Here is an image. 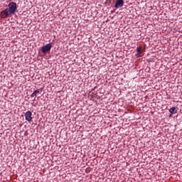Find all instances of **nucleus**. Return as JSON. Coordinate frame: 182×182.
Here are the masks:
<instances>
[{
    "label": "nucleus",
    "instance_id": "obj_1",
    "mask_svg": "<svg viewBox=\"0 0 182 182\" xmlns=\"http://www.w3.org/2000/svg\"><path fill=\"white\" fill-rule=\"evenodd\" d=\"M8 6L9 8L1 12V17L2 19L6 18L9 16H11V15H15L16 13V9H18V7H16V3L10 2Z\"/></svg>",
    "mask_w": 182,
    "mask_h": 182
},
{
    "label": "nucleus",
    "instance_id": "obj_2",
    "mask_svg": "<svg viewBox=\"0 0 182 182\" xmlns=\"http://www.w3.org/2000/svg\"><path fill=\"white\" fill-rule=\"evenodd\" d=\"M50 49H52V43H48L46 46H43L41 48V52L44 54L46 55L50 52Z\"/></svg>",
    "mask_w": 182,
    "mask_h": 182
},
{
    "label": "nucleus",
    "instance_id": "obj_3",
    "mask_svg": "<svg viewBox=\"0 0 182 182\" xmlns=\"http://www.w3.org/2000/svg\"><path fill=\"white\" fill-rule=\"evenodd\" d=\"M25 119L27 120V122H31L32 120V112L31 111H27L25 114Z\"/></svg>",
    "mask_w": 182,
    "mask_h": 182
},
{
    "label": "nucleus",
    "instance_id": "obj_4",
    "mask_svg": "<svg viewBox=\"0 0 182 182\" xmlns=\"http://www.w3.org/2000/svg\"><path fill=\"white\" fill-rule=\"evenodd\" d=\"M123 5H124V1L117 0L114 4V8H116V9L122 8V6H123Z\"/></svg>",
    "mask_w": 182,
    "mask_h": 182
},
{
    "label": "nucleus",
    "instance_id": "obj_5",
    "mask_svg": "<svg viewBox=\"0 0 182 182\" xmlns=\"http://www.w3.org/2000/svg\"><path fill=\"white\" fill-rule=\"evenodd\" d=\"M38 93H42V89H38L36 90H35L31 95V97H36V96H38Z\"/></svg>",
    "mask_w": 182,
    "mask_h": 182
},
{
    "label": "nucleus",
    "instance_id": "obj_6",
    "mask_svg": "<svg viewBox=\"0 0 182 182\" xmlns=\"http://www.w3.org/2000/svg\"><path fill=\"white\" fill-rule=\"evenodd\" d=\"M177 107H173L169 109V112H171V114H176L177 113Z\"/></svg>",
    "mask_w": 182,
    "mask_h": 182
},
{
    "label": "nucleus",
    "instance_id": "obj_7",
    "mask_svg": "<svg viewBox=\"0 0 182 182\" xmlns=\"http://www.w3.org/2000/svg\"><path fill=\"white\" fill-rule=\"evenodd\" d=\"M136 52L137 53H139V55H141L142 52H141V47H138L136 48Z\"/></svg>",
    "mask_w": 182,
    "mask_h": 182
},
{
    "label": "nucleus",
    "instance_id": "obj_8",
    "mask_svg": "<svg viewBox=\"0 0 182 182\" xmlns=\"http://www.w3.org/2000/svg\"><path fill=\"white\" fill-rule=\"evenodd\" d=\"M136 58H140V56H141V54H139V53H137L136 55H135Z\"/></svg>",
    "mask_w": 182,
    "mask_h": 182
}]
</instances>
